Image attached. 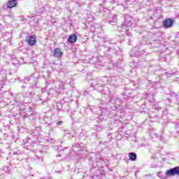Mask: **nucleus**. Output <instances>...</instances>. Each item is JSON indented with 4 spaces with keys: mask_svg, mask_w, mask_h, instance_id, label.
<instances>
[{
    "mask_svg": "<svg viewBox=\"0 0 179 179\" xmlns=\"http://www.w3.org/2000/svg\"><path fill=\"white\" fill-rule=\"evenodd\" d=\"M102 43H103V47L107 48L106 50L107 52H112L113 54H115L119 48L116 43L111 42V40H109L107 38H103Z\"/></svg>",
    "mask_w": 179,
    "mask_h": 179,
    "instance_id": "f257e3e1",
    "label": "nucleus"
},
{
    "mask_svg": "<svg viewBox=\"0 0 179 179\" xmlns=\"http://www.w3.org/2000/svg\"><path fill=\"white\" fill-rule=\"evenodd\" d=\"M87 159H88V162H90V164L92 165V167L93 169H96V167H97L96 163H99L101 162V160H103V157H101V155H100V153L99 152L97 153L91 152V154L90 155Z\"/></svg>",
    "mask_w": 179,
    "mask_h": 179,
    "instance_id": "f03ea898",
    "label": "nucleus"
},
{
    "mask_svg": "<svg viewBox=\"0 0 179 179\" xmlns=\"http://www.w3.org/2000/svg\"><path fill=\"white\" fill-rule=\"evenodd\" d=\"M108 82V78L107 77H102L101 78H96L92 80V86L94 87V89H97V87H101L103 86V83H106Z\"/></svg>",
    "mask_w": 179,
    "mask_h": 179,
    "instance_id": "7ed1b4c3",
    "label": "nucleus"
},
{
    "mask_svg": "<svg viewBox=\"0 0 179 179\" xmlns=\"http://www.w3.org/2000/svg\"><path fill=\"white\" fill-rule=\"evenodd\" d=\"M29 108H24V115H23L22 111L20 110V114L23 117V118H29V120H36L37 116L36 114L33 113L31 110H29Z\"/></svg>",
    "mask_w": 179,
    "mask_h": 179,
    "instance_id": "20e7f679",
    "label": "nucleus"
},
{
    "mask_svg": "<svg viewBox=\"0 0 179 179\" xmlns=\"http://www.w3.org/2000/svg\"><path fill=\"white\" fill-rule=\"evenodd\" d=\"M134 22V18L131 16L125 15V21L121 24L122 30H125L127 27H129L132 26V23Z\"/></svg>",
    "mask_w": 179,
    "mask_h": 179,
    "instance_id": "39448f33",
    "label": "nucleus"
},
{
    "mask_svg": "<svg viewBox=\"0 0 179 179\" xmlns=\"http://www.w3.org/2000/svg\"><path fill=\"white\" fill-rule=\"evenodd\" d=\"M166 176L168 177H174L177 176L179 177V166H175L166 171Z\"/></svg>",
    "mask_w": 179,
    "mask_h": 179,
    "instance_id": "423d86ee",
    "label": "nucleus"
},
{
    "mask_svg": "<svg viewBox=\"0 0 179 179\" xmlns=\"http://www.w3.org/2000/svg\"><path fill=\"white\" fill-rule=\"evenodd\" d=\"M150 44H151L152 47L154 48H157L162 44V36H158L157 38H154L151 40Z\"/></svg>",
    "mask_w": 179,
    "mask_h": 179,
    "instance_id": "0eeeda50",
    "label": "nucleus"
},
{
    "mask_svg": "<svg viewBox=\"0 0 179 179\" xmlns=\"http://www.w3.org/2000/svg\"><path fill=\"white\" fill-rule=\"evenodd\" d=\"M174 24V21L171 18H166L163 22L164 29H171Z\"/></svg>",
    "mask_w": 179,
    "mask_h": 179,
    "instance_id": "6e6552de",
    "label": "nucleus"
},
{
    "mask_svg": "<svg viewBox=\"0 0 179 179\" xmlns=\"http://www.w3.org/2000/svg\"><path fill=\"white\" fill-rule=\"evenodd\" d=\"M26 41L28 45H31V47H33V45H36V43L37 41H36V37H34L33 35H30L27 38Z\"/></svg>",
    "mask_w": 179,
    "mask_h": 179,
    "instance_id": "1a4fd4ad",
    "label": "nucleus"
},
{
    "mask_svg": "<svg viewBox=\"0 0 179 179\" xmlns=\"http://www.w3.org/2000/svg\"><path fill=\"white\" fill-rule=\"evenodd\" d=\"M6 5L8 9L16 8V6H17V0H8Z\"/></svg>",
    "mask_w": 179,
    "mask_h": 179,
    "instance_id": "9d476101",
    "label": "nucleus"
},
{
    "mask_svg": "<svg viewBox=\"0 0 179 179\" xmlns=\"http://www.w3.org/2000/svg\"><path fill=\"white\" fill-rule=\"evenodd\" d=\"M63 55L64 53L59 48L55 49L52 52V57H55V58H61Z\"/></svg>",
    "mask_w": 179,
    "mask_h": 179,
    "instance_id": "9b49d317",
    "label": "nucleus"
},
{
    "mask_svg": "<svg viewBox=\"0 0 179 179\" xmlns=\"http://www.w3.org/2000/svg\"><path fill=\"white\" fill-rule=\"evenodd\" d=\"M108 23L110 24H114V23H117V15H109L107 18Z\"/></svg>",
    "mask_w": 179,
    "mask_h": 179,
    "instance_id": "f8f14e48",
    "label": "nucleus"
},
{
    "mask_svg": "<svg viewBox=\"0 0 179 179\" xmlns=\"http://www.w3.org/2000/svg\"><path fill=\"white\" fill-rule=\"evenodd\" d=\"M78 41V36L76 34H71L69 36L68 41L71 43V44L75 43L76 41Z\"/></svg>",
    "mask_w": 179,
    "mask_h": 179,
    "instance_id": "ddd939ff",
    "label": "nucleus"
},
{
    "mask_svg": "<svg viewBox=\"0 0 179 179\" xmlns=\"http://www.w3.org/2000/svg\"><path fill=\"white\" fill-rule=\"evenodd\" d=\"M136 157H137L136 153L135 152L129 153V160H131V162H136Z\"/></svg>",
    "mask_w": 179,
    "mask_h": 179,
    "instance_id": "4468645a",
    "label": "nucleus"
},
{
    "mask_svg": "<svg viewBox=\"0 0 179 179\" xmlns=\"http://www.w3.org/2000/svg\"><path fill=\"white\" fill-rule=\"evenodd\" d=\"M157 176L160 179H167V175L164 174L163 172L160 171L157 173Z\"/></svg>",
    "mask_w": 179,
    "mask_h": 179,
    "instance_id": "2eb2a0df",
    "label": "nucleus"
},
{
    "mask_svg": "<svg viewBox=\"0 0 179 179\" xmlns=\"http://www.w3.org/2000/svg\"><path fill=\"white\" fill-rule=\"evenodd\" d=\"M110 101H113V103H117L118 101H120V100L117 96H113L110 98V100L108 101V103H110Z\"/></svg>",
    "mask_w": 179,
    "mask_h": 179,
    "instance_id": "dca6fc26",
    "label": "nucleus"
},
{
    "mask_svg": "<svg viewBox=\"0 0 179 179\" xmlns=\"http://www.w3.org/2000/svg\"><path fill=\"white\" fill-rule=\"evenodd\" d=\"M125 34L127 36V37H129L130 43H132V41L131 40V38H132V34L129 32V30L127 29L125 31Z\"/></svg>",
    "mask_w": 179,
    "mask_h": 179,
    "instance_id": "f3484780",
    "label": "nucleus"
},
{
    "mask_svg": "<svg viewBox=\"0 0 179 179\" xmlns=\"http://www.w3.org/2000/svg\"><path fill=\"white\" fill-rule=\"evenodd\" d=\"M3 137L5 138V139H8V138H10L12 141H13V139H15V136L13 135H9V134H3Z\"/></svg>",
    "mask_w": 179,
    "mask_h": 179,
    "instance_id": "a211bd4d",
    "label": "nucleus"
},
{
    "mask_svg": "<svg viewBox=\"0 0 179 179\" xmlns=\"http://www.w3.org/2000/svg\"><path fill=\"white\" fill-rule=\"evenodd\" d=\"M35 159L36 160H40V162H43V157L36 154L35 155Z\"/></svg>",
    "mask_w": 179,
    "mask_h": 179,
    "instance_id": "6ab92c4d",
    "label": "nucleus"
},
{
    "mask_svg": "<svg viewBox=\"0 0 179 179\" xmlns=\"http://www.w3.org/2000/svg\"><path fill=\"white\" fill-rule=\"evenodd\" d=\"M14 100L15 101H17V103H19V101H20V94H17L15 97H14Z\"/></svg>",
    "mask_w": 179,
    "mask_h": 179,
    "instance_id": "aec40b11",
    "label": "nucleus"
},
{
    "mask_svg": "<svg viewBox=\"0 0 179 179\" xmlns=\"http://www.w3.org/2000/svg\"><path fill=\"white\" fill-rule=\"evenodd\" d=\"M4 171H6L7 174L10 173V167L9 166L4 167Z\"/></svg>",
    "mask_w": 179,
    "mask_h": 179,
    "instance_id": "412c9836",
    "label": "nucleus"
},
{
    "mask_svg": "<svg viewBox=\"0 0 179 179\" xmlns=\"http://www.w3.org/2000/svg\"><path fill=\"white\" fill-rule=\"evenodd\" d=\"M120 0H110V3H117V5H120Z\"/></svg>",
    "mask_w": 179,
    "mask_h": 179,
    "instance_id": "4be33fe9",
    "label": "nucleus"
},
{
    "mask_svg": "<svg viewBox=\"0 0 179 179\" xmlns=\"http://www.w3.org/2000/svg\"><path fill=\"white\" fill-rule=\"evenodd\" d=\"M33 92H27V94H26V96L27 97H33Z\"/></svg>",
    "mask_w": 179,
    "mask_h": 179,
    "instance_id": "5701e85b",
    "label": "nucleus"
},
{
    "mask_svg": "<svg viewBox=\"0 0 179 179\" xmlns=\"http://www.w3.org/2000/svg\"><path fill=\"white\" fill-rule=\"evenodd\" d=\"M13 156H20V155H22V153H20V152H13Z\"/></svg>",
    "mask_w": 179,
    "mask_h": 179,
    "instance_id": "b1692460",
    "label": "nucleus"
},
{
    "mask_svg": "<svg viewBox=\"0 0 179 179\" xmlns=\"http://www.w3.org/2000/svg\"><path fill=\"white\" fill-rule=\"evenodd\" d=\"M75 148H76L77 149H79V148H80L79 144L73 145V149H75Z\"/></svg>",
    "mask_w": 179,
    "mask_h": 179,
    "instance_id": "393cba45",
    "label": "nucleus"
},
{
    "mask_svg": "<svg viewBox=\"0 0 179 179\" xmlns=\"http://www.w3.org/2000/svg\"><path fill=\"white\" fill-rule=\"evenodd\" d=\"M21 146L22 148H23V149H27V145H26V143H22Z\"/></svg>",
    "mask_w": 179,
    "mask_h": 179,
    "instance_id": "a878e982",
    "label": "nucleus"
},
{
    "mask_svg": "<svg viewBox=\"0 0 179 179\" xmlns=\"http://www.w3.org/2000/svg\"><path fill=\"white\" fill-rule=\"evenodd\" d=\"M10 59H12V61H13V59H16V57L15 56V55H10Z\"/></svg>",
    "mask_w": 179,
    "mask_h": 179,
    "instance_id": "bb28decb",
    "label": "nucleus"
},
{
    "mask_svg": "<svg viewBox=\"0 0 179 179\" xmlns=\"http://www.w3.org/2000/svg\"><path fill=\"white\" fill-rule=\"evenodd\" d=\"M113 68L114 69L118 68V64H117V63H113Z\"/></svg>",
    "mask_w": 179,
    "mask_h": 179,
    "instance_id": "cd10ccee",
    "label": "nucleus"
},
{
    "mask_svg": "<svg viewBox=\"0 0 179 179\" xmlns=\"http://www.w3.org/2000/svg\"><path fill=\"white\" fill-rule=\"evenodd\" d=\"M62 121L57 122V125H62Z\"/></svg>",
    "mask_w": 179,
    "mask_h": 179,
    "instance_id": "c85d7f7f",
    "label": "nucleus"
},
{
    "mask_svg": "<svg viewBox=\"0 0 179 179\" xmlns=\"http://www.w3.org/2000/svg\"><path fill=\"white\" fill-rule=\"evenodd\" d=\"M66 109L65 110V111H69V106L66 105Z\"/></svg>",
    "mask_w": 179,
    "mask_h": 179,
    "instance_id": "c756f323",
    "label": "nucleus"
},
{
    "mask_svg": "<svg viewBox=\"0 0 179 179\" xmlns=\"http://www.w3.org/2000/svg\"><path fill=\"white\" fill-rule=\"evenodd\" d=\"M31 80V76H29L27 78V82H29Z\"/></svg>",
    "mask_w": 179,
    "mask_h": 179,
    "instance_id": "7c9ffc66",
    "label": "nucleus"
},
{
    "mask_svg": "<svg viewBox=\"0 0 179 179\" xmlns=\"http://www.w3.org/2000/svg\"><path fill=\"white\" fill-rule=\"evenodd\" d=\"M134 1H135V0H127L126 2H127V3H128V2H134Z\"/></svg>",
    "mask_w": 179,
    "mask_h": 179,
    "instance_id": "2f4dec72",
    "label": "nucleus"
},
{
    "mask_svg": "<svg viewBox=\"0 0 179 179\" xmlns=\"http://www.w3.org/2000/svg\"><path fill=\"white\" fill-rule=\"evenodd\" d=\"M163 113H167V110H163Z\"/></svg>",
    "mask_w": 179,
    "mask_h": 179,
    "instance_id": "473e14b6",
    "label": "nucleus"
},
{
    "mask_svg": "<svg viewBox=\"0 0 179 179\" xmlns=\"http://www.w3.org/2000/svg\"><path fill=\"white\" fill-rule=\"evenodd\" d=\"M106 69H108V71H110V67H106Z\"/></svg>",
    "mask_w": 179,
    "mask_h": 179,
    "instance_id": "72a5a7b5",
    "label": "nucleus"
},
{
    "mask_svg": "<svg viewBox=\"0 0 179 179\" xmlns=\"http://www.w3.org/2000/svg\"><path fill=\"white\" fill-rule=\"evenodd\" d=\"M155 135L156 138H157V134H155Z\"/></svg>",
    "mask_w": 179,
    "mask_h": 179,
    "instance_id": "f704fd0d",
    "label": "nucleus"
},
{
    "mask_svg": "<svg viewBox=\"0 0 179 179\" xmlns=\"http://www.w3.org/2000/svg\"><path fill=\"white\" fill-rule=\"evenodd\" d=\"M36 152H37V150H35V151H34V152H35V153H36Z\"/></svg>",
    "mask_w": 179,
    "mask_h": 179,
    "instance_id": "c9c22d12",
    "label": "nucleus"
},
{
    "mask_svg": "<svg viewBox=\"0 0 179 179\" xmlns=\"http://www.w3.org/2000/svg\"><path fill=\"white\" fill-rule=\"evenodd\" d=\"M59 156H61V155H57V157H59Z\"/></svg>",
    "mask_w": 179,
    "mask_h": 179,
    "instance_id": "e433bc0d",
    "label": "nucleus"
},
{
    "mask_svg": "<svg viewBox=\"0 0 179 179\" xmlns=\"http://www.w3.org/2000/svg\"><path fill=\"white\" fill-rule=\"evenodd\" d=\"M127 99H129V96H127Z\"/></svg>",
    "mask_w": 179,
    "mask_h": 179,
    "instance_id": "4c0bfd02",
    "label": "nucleus"
},
{
    "mask_svg": "<svg viewBox=\"0 0 179 179\" xmlns=\"http://www.w3.org/2000/svg\"><path fill=\"white\" fill-rule=\"evenodd\" d=\"M51 124H50V123H48V125H50Z\"/></svg>",
    "mask_w": 179,
    "mask_h": 179,
    "instance_id": "58836bf2",
    "label": "nucleus"
},
{
    "mask_svg": "<svg viewBox=\"0 0 179 179\" xmlns=\"http://www.w3.org/2000/svg\"><path fill=\"white\" fill-rule=\"evenodd\" d=\"M161 141H163V138H161Z\"/></svg>",
    "mask_w": 179,
    "mask_h": 179,
    "instance_id": "ea45409f",
    "label": "nucleus"
},
{
    "mask_svg": "<svg viewBox=\"0 0 179 179\" xmlns=\"http://www.w3.org/2000/svg\"><path fill=\"white\" fill-rule=\"evenodd\" d=\"M118 103H120V101H118ZM118 103L117 102V103H116V104H118Z\"/></svg>",
    "mask_w": 179,
    "mask_h": 179,
    "instance_id": "a19ab883",
    "label": "nucleus"
},
{
    "mask_svg": "<svg viewBox=\"0 0 179 179\" xmlns=\"http://www.w3.org/2000/svg\"><path fill=\"white\" fill-rule=\"evenodd\" d=\"M107 103H108V102L106 101V104H107Z\"/></svg>",
    "mask_w": 179,
    "mask_h": 179,
    "instance_id": "79ce46f5",
    "label": "nucleus"
},
{
    "mask_svg": "<svg viewBox=\"0 0 179 179\" xmlns=\"http://www.w3.org/2000/svg\"><path fill=\"white\" fill-rule=\"evenodd\" d=\"M33 1H38V0H33Z\"/></svg>",
    "mask_w": 179,
    "mask_h": 179,
    "instance_id": "37998d69",
    "label": "nucleus"
}]
</instances>
